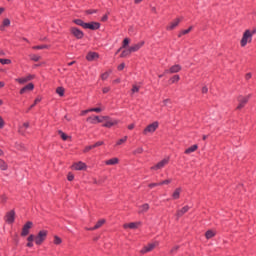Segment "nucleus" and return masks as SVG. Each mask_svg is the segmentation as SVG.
I'll return each instance as SVG.
<instances>
[{
    "label": "nucleus",
    "mask_w": 256,
    "mask_h": 256,
    "mask_svg": "<svg viewBox=\"0 0 256 256\" xmlns=\"http://www.w3.org/2000/svg\"><path fill=\"white\" fill-rule=\"evenodd\" d=\"M35 239H36V236L33 235V234H31V235L27 238V241L33 243V241L35 242Z\"/></svg>",
    "instance_id": "nucleus-47"
},
{
    "label": "nucleus",
    "mask_w": 256,
    "mask_h": 256,
    "mask_svg": "<svg viewBox=\"0 0 256 256\" xmlns=\"http://www.w3.org/2000/svg\"><path fill=\"white\" fill-rule=\"evenodd\" d=\"M102 81H107L109 79V72H105L101 75Z\"/></svg>",
    "instance_id": "nucleus-44"
},
{
    "label": "nucleus",
    "mask_w": 256,
    "mask_h": 256,
    "mask_svg": "<svg viewBox=\"0 0 256 256\" xmlns=\"http://www.w3.org/2000/svg\"><path fill=\"white\" fill-rule=\"evenodd\" d=\"M181 197V188H176L172 193V198L177 200Z\"/></svg>",
    "instance_id": "nucleus-23"
},
{
    "label": "nucleus",
    "mask_w": 256,
    "mask_h": 256,
    "mask_svg": "<svg viewBox=\"0 0 256 256\" xmlns=\"http://www.w3.org/2000/svg\"><path fill=\"white\" fill-rule=\"evenodd\" d=\"M163 103H164L165 106H167L168 103H171V100H170V99H165V100L163 101Z\"/></svg>",
    "instance_id": "nucleus-63"
},
{
    "label": "nucleus",
    "mask_w": 256,
    "mask_h": 256,
    "mask_svg": "<svg viewBox=\"0 0 256 256\" xmlns=\"http://www.w3.org/2000/svg\"><path fill=\"white\" fill-rule=\"evenodd\" d=\"M215 235V232L213 230H208L206 233H205V237L206 239H213V236Z\"/></svg>",
    "instance_id": "nucleus-29"
},
{
    "label": "nucleus",
    "mask_w": 256,
    "mask_h": 256,
    "mask_svg": "<svg viewBox=\"0 0 256 256\" xmlns=\"http://www.w3.org/2000/svg\"><path fill=\"white\" fill-rule=\"evenodd\" d=\"M131 40H129V38H125L123 40V45H122V49H125V47H127V45H129Z\"/></svg>",
    "instance_id": "nucleus-43"
},
{
    "label": "nucleus",
    "mask_w": 256,
    "mask_h": 256,
    "mask_svg": "<svg viewBox=\"0 0 256 256\" xmlns=\"http://www.w3.org/2000/svg\"><path fill=\"white\" fill-rule=\"evenodd\" d=\"M30 59H31V61L37 62V61H40L41 56L35 55V54H31V55H30Z\"/></svg>",
    "instance_id": "nucleus-35"
},
{
    "label": "nucleus",
    "mask_w": 256,
    "mask_h": 256,
    "mask_svg": "<svg viewBox=\"0 0 256 256\" xmlns=\"http://www.w3.org/2000/svg\"><path fill=\"white\" fill-rule=\"evenodd\" d=\"M127 55H131V50L130 48L128 50H123L120 57H127Z\"/></svg>",
    "instance_id": "nucleus-37"
},
{
    "label": "nucleus",
    "mask_w": 256,
    "mask_h": 256,
    "mask_svg": "<svg viewBox=\"0 0 256 256\" xmlns=\"http://www.w3.org/2000/svg\"><path fill=\"white\" fill-rule=\"evenodd\" d=\"M106 220L105 219H100L94 227L89 228L88 231H95L97 229H101V227H103V225H105Z\"/></svg>",
    "instance_id": "nucleus-16"
},
{
    "label": "nucleus",
    "mask_w": 256,
    "mask_h": 256,
    "mask_svg": "<svg viewBox=\"0 0 256 256\" xmlns=\"http://www.w3.org/2000/svg\"><path fill=\"white\" fill-rule=\"evenodd\" d=\"M159 185H161V184L160 183H151V184L148 185V187L150 189H153V187H159Z\"/></svg>",
    "instance_id": "nucleus-51"
},
{
    "label": "nucleus",
    "mask_w": 256,
    "mask_h": 256,
    "mask_svg": "<svg viewBox=\"0 0 256 256\" xmlns=\"http://www.w3.org/2000/svg\"><path fill=\"white\" fill-rule=\"evenodd\" d=\"M27 247H33V242H28Z\"/></svg>",
    "instance_id": "nucleus-64"
},
{
    "label": "nucleus",
    "mask_w": 256,
    "mask_h": 256,
    "mask_svg": "<svg viewBox=\"0 0 256 256\" xmlns=\"http://www.w3.org/2000/svg\"><path fill=\"white\" fill-rule=\"evenodd\" d=\"M119 163V158H111L105 161V165H117Z\"/></svg>",
    "instance_id": "nucleus-24"
},
{
    "label": "nucleus",
    "mask_w": 256,
    "mask_h": 256,
    "mask_svg": "<svg viewBox=\"0 0 256 256\" xmlns=\"http://www.w3.org/2000/svg\"><path fill=\"white\" fill-rule=\"evenodd\" d=\"M67 179L68 181H73V179H75V176L72 173H69Z\"/></svg>",
    "instance_id": "nucleus-54"
},
{
    "label": "nucleus",
    "mask_w": 256,
    "mask_h": 256,
    "mask_svg": "<svg viewBox=\"0 0 256 256\" xmlns=\"http://www.w3.org/2000/svg\"><path fill=\"white\" fill-rule=\"evenodd\" d=\"M34 78H35V75L28 74L26 77L17 78L15 81L20 85H25V83H29V81H33Z\"/></svg>",
    "instance_id": "nucleus-7"
},
{
    "label": "nucleus",
    "mask_w": 256,
    "mask_h": 256,
    "mask_svg": "<svg viewBox=\"0 0 256 256\" xmlns=\"http://www.w3.org/2000/svg\"><path fill=\"white\" fill-rule=\"evenodd\" d=\"M181 79V77H179V75H174L170 81L171 83H177L179 80Z\"/></svg>",
    "instance_id": "nucleus-39"
},
{
    "label": "nucleus",
    "mask_w": 256,
    "mask_h": 256,
    "mask_svg": "<svg viewBox=\"0 0 256 256\" xmlns=\"http://www.w3.org/2000/svg\"><path fill=\"white\" fill-rule=\"evenodd\" d=\"M32 49H36V50H39V49H49V46L48 45L33 46Z\"/></svg>",
    "instance_id": "nucleus-41"
},
{
    "label": "nucleus",
    "mask_w": 256,
    "mask_h": 256,
    "mask_svg": "<svg viewBox=\"0 0 256 256\" xmlns=\"http://www.w3.org/2000/svg\"><path fill=\"white\" fill-rule=\"evenodd\" d=\"M87 61H97L99 54L97 52H89L86 56Z\"/></svg>",
    "instance_id": "nucleus-17"
},
{
    "label": "nucleus",
    "mask_w": 256,
    "mask_h": 256,
    "mask_svg": "<svg viewBox=\"0 0 256 256\" xmlns=\"http://www.w3.org/2000/svg\"><path fill=\"white\" fill-rule=\"evenodd\" d=\"M70 33H72V35L74 36V37H76V39H83V37H84V33H83V31H81L80 29H78V28H75V27H72L71 29H70Z\"/></svg>",
    "instance_id": "nucleus-9"
},
{
    "label": "nucleus",
    "mask_w": 256,
    "mask_h": 256,
    "mask_svg": "<svg viewBox=\"0 0 256 256\" xmlns=\"http://www.w3.org/2000/svg\"><path fill=\"white\" fill-rule=\"evenodd\" d=\"M209 91V88H207V86H204L202 88V93H207Z\"/></svg>",
    "instance_id": "nucleus-61"
},
{
    "label": "nucleus",
    "mask_w": 256,
    "mask_h": 256,
    "mask_svg": "<svg viewBox=\"0 0 256 256\" xmlns=\"http://www.w3.org/2000/svg\"><path fill=\"white\" fill-rule=\"evenodd\" d=\"M147 211H149V204H143L139 207V211L138 213H147Z\"/></svg>",
    "instance_id": "nucleus-25"
},
{
    "label": "nucleus",
    "mask_w": 256,
    "mask_h": 256,
    "mask_svg": "<svg viewBox=\"0 0 256 256\" xmlns=\"http://www.w3.org/2000/svg\"><path fill=\"white\" fill-rule=\"evenodd\" d=\"M90 111L91 112L94 111L95 113H101V111H103V109H101V108H91Z\"/></svg>",
    "instance_id": "nucleus-50"
},
{
    "label": "nucleus",
    "mask_w": 256,
    "mask_h": 256,
    "mask_svg": "<svg viewBox=\"0 0 256 256\" xmlns=\"http://www.w3.org/2000/svg\"><path fill=\"white\" fill-rule=\"evenodd\" d=\"M101 27V24L99 22H91L84 24V29H90L91 31H97Z\"/></svg>",
    "instance_id": "nucleus-10"
},
{
    "label": "nucleus",
    "mask_w": 256,
    "mask_h": 256,
    "mask_svg": "<svg viewBox=\"0 0 256 256\" xmlns=\"http://www.w3.org/2000/svg\"><path fill=\"white\" fill-rule=\"evenodd\" d=\"M37 103H41V98H36L34 101V104H32L29 108V110L33 109V107H35V105H37Z\"/></svg>",
    "instance_id": "nucleus-45"
},
{
    "label": "nucleus",
    "mask_w": 256,
    "mask_h": 256,
    "mask_svg": "<svg viewBox=\"0 0 256 256\" xmlns=\"http://www.w3.org/2000/svg\"><path fill=\"white\" fill-rule=\"evenodd\" d=\"M193 29V26H190L188 29L186 30H182L180 32V34L178 35V37H183V35H187V33H191V30Z\"/></svg>",
    "instance_id": "nucleus-28"
},
{
    "label": "nucleus",
    "mask_w": 256,
    "mask_h": 256,
    "mask_svg": "<svg viewBox=\"0 0 256 256\" xmlns=\"http://www.w3.org/2000/svg\"><path fill=\"white\" fill-rule=\"evenodd\" d=\"M91 149H95V146H93V145L86 146L84 148V153H89V151H91Z\"/></svg>",
    "instance_id": "nucleus-46"
},
{
    "label": "nucleus",
    "mask_w": 256,
    "mask_h": 256,
    "mask_svg": "<svg viewBox=\"0 0 256 256\" xmlns=\"http://www.w3.org/2000/svg\"><path fill=\"white\" fill-rule=\"evenodd\" d=\"M179 71H181V65L175 64V65L171 66L170 69L165 70L164 73L165 74H167V73L173 74V73H179Z\"/></svg>",
    "instance_id": "nucleus-14"
},
{
    "label": "nucleus",
    "mask_w": 256,
    "mask_h": 256,
    "mask_svg": "<svg viewBox=\"0 0 256 256\" xmlns=\"http://www.w3.org/2000/svg\"><path fill=\"white\" fill-rule=\"evenodd\" d=\"M45 239H47V230H41L35 238V244L42 245Z\"/></svg>",
    "instance_id": "nucleus-4"
},
{
    "label": "nucleus",
    "mask_w": 256,
    "mask_h": 256,
    "mask_svg": "<svg viewBox=\"0 0 256 256\" xmlns=\"http://www.w3.org/2000/svg\"><path fill=\"white\" fill-rule=\"evenodd\" d=\"M33 227V222L28 221L22 228L21 235L22 237H27V234L29 233V230Z\"/></svg>",
    "instance_id": "nucleus-11"
},
{
    "label": "nucleus",
    "mask_w": 256,
    "mask_h": 256,
    "mask_svg": "<svg viewBox=\"0 0 256 256\" xmlns=\"http://www.w3.org/2000/svg\"><path fill=\"white\" fill-rule=\"evenodd\" d=\"M0 169L2 171H7V163H5V161L0 159Z\"/></svg>",
    "instance_id": "nucleus-32"
},
{
    "label": "nucleus",
    "mask_w": 256,
    "mask_h": 256,
    "mask_svg": "<svg viewBox=\"0 0 256 256\" xmlns=\"http://www.w3.org/2000/svg\"><path fill=\"white\" fill-rule=\"evenodd\" d=\"M3 127H5V120L0 116V129H3Z\"/></svg>",
    "instance_id": "nucleus-49"
},
{
    "label": "nucleus",
    "mask_w": 256,
    "mask_h": 256,
    "mask_svg": "<svg viewBox=\"0 0 256 256\" xmlns=\"http://www.w3.org/2000/svg\"><path fill=\"white\" fill-rule=\"evenodd\" d=\"M61 139H63V141H67L69 139V136H67V134H65L63 131H58Z\"/></svg>",
    "instance_id": "nucleus-34"
},
{
    "label": "nucleus",
    "mask_w": 256,
    "mask_h": 256,
    "mask_svg": "<svg viewBox=\"0 0 256 256\" xmlns=\"http://www.w3.org/2000/svg\"><path fill=\"white\" fill-rule=\"evenodd\" d=\"M88 123H91L92 125H96V123H103V117L99 116H90L87 118Z\"/></svg>",
    "instance_id": "nucleus-13"
},
{
    "label": "nucleus",
    "mask_w": 256,
    "mask_h": 256,
    "mask_svg": "<svg viewBox=\"0 0 256 256\" xmlns=\"http://www.w3.org/2000/svg\"><path fill=\"white\" fill-rule=\"evenodd\" d=\"M108 19H109V16H107V14H105V15L102 17L101 21L105 22V21H107Z\"/></svg>",
    "instance_id": "nucleus-60"
},
{
    "label": "nucleus",
    "mask_w": 256,
    "mask_h": 256,
    "mask_svg": "<svg viewBox=\"0 0 256 256\" xmlns=\"http://www.w3.org/2000/svg\"><path fill=\"white\" fill-rule=\"evenodd\" d=\"M132 93H139V86L133 85L132 86Z\"/></svg>",
    "instance_id": "nucleus-48"
},
{
    "label": "nucleus",
    "mask_w": 256,
    "mask_h": 256,
    "mask_svg": "<svg viewBox=\"0 0 256 256\" xmlns=\"http://www.w3.org/2000/svg\"><path fill=\"white\" fill-rule=\"evenodd\" d=\"M253 35H256L255 28H253L252 30H245L240 41L241 47H247V43H251L253 41Z\"/></svg>",
    "instance_id": "nucleus-1"
},
{
    "label": "nucleus",
    "mask_w": 256,
    "mask_h": 256,
    "mask_svg": "<svg viewBox=\"0 0 256 256\" xmlns=\"http://www.w3.org/2000/svg\"><path fill=\"white\" fill-rule=\"evenodd\" d=\"M179 23H181V19L177 18L174 21H172L170 23L169 26H167V30L168 31H173V29H175V27H177L179 25Z\"/></svg>",
    "instance_id": "nucleus-21"
},
{
    "label": "nucleus",
    "mask_w": 256,
    "mask_h": 256,
    "mask_svg": "<svg viewBox=\"0 0 256 256\" xmlns=\"http://www.w3.org/2000/svg\"><path fill=\"white\" fill-rule=\"evenodd\" d=\"M169 183H171V179H167V180L160 182V185H169Z\"/></svg>",
    "instance_id": "nucleus-52"
},
{
    "label": "nucleus",
    "mask_w": 256,
    "mask_h": 256,
    "mask_svg": "<svg viewBox=\"0 0 256 256\" xmlns=\"http://www.w3.org/2000/svg\"><path fill=\"white\" fill-rule=\"evenodd\" d=\"M139 227H141V222H132L123 225L124 229H139Z\"/></svg>",
    "instance_id": "nucleus-15"
},
{
    "label": "nucleus",
    "mask_w": 256,
    "mask_h": 256,
    "mask_svg": "<svg viewBox=\"0 0 256 256\" xmlns=\"http://www.w3.org/2000/svg\"><path fill=\"white\" fill-rule=\"evenodd\" d=\"M196 149H198L197 144H195V145H193V146L187 148V149L185 150V153H186V155H191V153H195V150H196Z\"/></svg>",
    "instance_id": "nucleus-26"
},
{
    "label": "nucleus",
    "mask_w": 256,
    "mask_h": 256,
    "mask_svg": "<svg viewBox=\"0 0 256 256\" xmlns=\"http://www.w3.org/2000/svg\"><path fill=\"white\" fill-rule=\"evenodd\" d=\"M101 145H103V141H98L93 145V147L95 149V147H101Z\"/></svg>",
    "instance_id": "nucleus-55"
},
{
    "label": "nucleus",
    "mask_w": 256,
    "mask_h": 256,
    "mask_svg": "<svg viewBox=\"0 0 256 256\" xmlns=\"http://www.w3.org/2000/svg\"><path fill=\"white\" fill-rule=\"evenodd\" d=\"M251 98V95L248 96H238L237 101H238V106L236 109L241 110L243 109V107H245V105H247V103H249V99Z\"/></svg>",
    "instance_id": "nucleus-3"
},
{
    "label": "nucleus",
    "mask_w": 256,
    "mask_h": 256,
    "mask_svg": "<svg viewBox=\"0 0 256 256\" xmlns=\"http://www.w3.org/2000/svg\"><path fill=\"white\" fill-rule=\"evenodd\" d=\"M87 15H93V13H97V10H87Z\"/></svg>",
    "instance_id": "nucleus-59"
},
{
    "label": "nucleus",
    "mask_w": 256,
    "mask_h": 256,
    "mask_svg": "<svg viewBox=\"0 0 256 256\" xmlns=\"http://www.w3.org/2000/svg\"><path fill=\"white\" fill-rule=\"evenodd\" d=\"M72 169H74L75 171H85V169H87V165L83 162H76L72 165Z\"/></svg>",
    "instance_id": "nucleus-12"
},
{
    "label": "nucleus",
    "mask_w": 256,
    "mask_h": 256,
    "mask_svg": "<svg viewBox=\"0 0 256 256\" xmlns=\"http://www.w3.org/2000/svg\"><path fill=\"white\" fill-rule=\"evenodd\" d=\"M141 153H143V147H139L133 151L134 155H141Z\"/></svg>",
    "instance_id": "nucleus-40"
},
{
    "label": "nucleus",
    "mask_w": 256,
    "mask_h": 256,
    "mask_svg": "<svg viewBox=\"0 0 256 256\" xmlns=\"http://www.w3.org/2000/svg\"><path fill=\"white\" fill-rule=\"evenodd\" d=\"M177 251H179V246H174V247L171 249L170 253H177Z\"/></svg>",
    "instance_id": "nucleus-53"
},
{
    "label": "nucleus",
    "mask_w": 256,
    "mask_h": 256,
    "mask_svg": "<svg viewBox=\"0 0 256 256\" xmlns=\"http://www.w3.org/2000/svg\"><path fill=\"white\" fill-rule=\"evenodd\" d=\"M56 93L60 96L63 97V95H65V89L63 87H58L56 89Z\"/></svg>",
    "instance_id": "nucleus-31"
},
{
    "label": "nucleus",
    "mask_w": 256,
    "mask_h": 256,
    "mask_svg": "<svg viewBox=\"0 0 256 256\" xmlns=\"http://www.w3.org/2000/svg\"><path fill=\"white\" fill-rule=\"evenodd\" d=\"M159 245V242H154V243H150L147 246H145L140 253H142V255H145V253H150V251H153V249H155V247H157Z\"/></svg>",
    "instance_id": "nucleus-8"
},
{
    "label": "nucleus",
    "mask_w": 256,
    "mask_h": 256,
    "mask_svg": "<svg viewBox=\"0 0 256 256\" xmlns=\"http://www.w3.org/2000/svg\"><path fill=\"white\" fill-rule=\"evenodd\" d=\"M251 77H253V74H251L250 72L247 73V74L245 75L246 81H249V79H251Z\"/></svg>",
    "instance_id": "nucleus-56"
},
{
    "label": "nucleus",
    "mask_w": 256,
    "mask_h": 256,
    "mask_svg": "<svg viewBox=\"0 0 256 256\" xmlns=\"http://www.w3.org/2000/svg\"><path fill=\"white\" fill-rule=\"evenodd\" d=\"M63 243V240L59 236H54V245H61Z\"/></svg>",
    "instance_id": "nucleus-36"
},
{
    "label": "nucleus",
    "mask_w": 256,
    "mask_h": 256,
    "mask_svg": "<svg viewBox=\"0 0 256 256\" xmlns=\"http://www.w3.org/2000/svg\"><path fill=\"white\" fill-rule=\"evenodd\" d=\"M1 65H11V59L0 58Z\"/></svg>",
    "instance_id": "nucleus-33"
},
{
    "label": "nucleus",
    "mask_w": 256,
    "mask_h": 256,
    "mask_svg": "<svg viewBox=\"0 0 256 256\" xmlns=\"http://www.w3.org/2000/svg\"><path fill=\"white\" fill-rule=\"evenodd\" d=\"M128 129L131 131V130H133V129H135V124H130V125H128Z\"/></svg>",
    "instance_id": "nucleus-62"
},
{
    "label": "nucleus",
    "mask_w": 256,
    "mask_h": 256,
    "mask_svg": "<svg viewBox=\"0 0 256 256\" xmlns=\"http://www.w3.org/2000/svg\"><path fill=\"white\" fill-rule=\"evenodd\" d=\"M126 142H127V136L118 140L116 145H123V143H126Z\"/></svg>",
    "instance_id": "nucleus-42"
},
{
    "label": "nucleus",
    "mask_w": 256,
    "mask_h": 256,
    "mask_svg": "<svg viewBox=\"0 0 256 256\" xmlns=\"http://www.w3.org/2000/svg\"><path fill=\"white\" fill-rule=\"evenodd\" d=\"M15 221V211H10L6 214V223H13Z\"/></svg>",
    "instance_id": "nucleus-19"
},
{
    "label": "nucleus",
    "mask_w": 256,
    "mask_h": 256,
    "mask_svg": "<svg viewBox=\"0 0 256 256\" xmlns=\"http://www.w3.org/2000/svg\"><path fill=\"white\" fill-rule=\"evenodd\" d=\"M73 22H74L76 25H79L80 27H83V29H85L86 23L83 22V20H81V19H76V20H74Z\"/></svg>",
    "instance_id": "nucleus-30"
},
{
    "label": "nucleus",
    "mask_w": 256,
    "mask_h": 256,
    "mask_svg": "<svg viewBox=\"0 0 256 256\" xmlns=\"http://www.w3.org/2000/svg\"><path fill=\"white\" fill-rule=\"evenodd\" d=\"M169 164V159L165 158L162 161L158 162L156 165L151 167L152 171H159L160 169H163L166 165Z\"/></svg>",
    "instance_id": "nucleus-5"
},
{
    "label": "nucleus",
    "mask_w": 256,
    "mask_h": 256,
    "mask_svg": "<svg viewBox=\"0 0 256 256\" xmlns=\"http://www.w3.org/2000/svg\"><path fill=\"white\" fill-rule=\"evenodd\" d=\"M103 121H105L106 123L103 125V127H108L111 128L114 125H117L119 123V121L117 120H113L111 118H109V116H102Z\"/></svg>",
    "instance_id": "nucleus-6"
},
{
    "label": "nucleus",
    "mask_w": 256,
    "mask_h": 256,
    "mask_svg": "<svg viewBox=\"0 0 256 256\" xmlns=\"http://www.w3.org/2000/svg\"><path fill=\"white\" fill-rule=\"evenodd\" d=\"M103 93H109L111 91V88L110 87H104L102 89Z\"/></svg>",
    "instance_id": "nucleus-58"
},
{
    "label": "nucleus",
    "mask_w": 256,
    "mask_h": 256,
    "mask_svg": "<svg viewBox=\"0 0 256 256\" xmlns=\"http://www.w3.org/2000/svg\"><path fill=\"white\" fill-rule=\"evenodd\" d=\"M23 128L24 129H29V122L23 123V126L20 128L19 133L23 135Z\"/></svg>",
    "instance_id": "nucleus-38"
},
{
    "label": "nucleus",
    "mask_w": 256,
    "mask_h": 256,
    "mask_svg": "<svg viewBox=\"0 0 256 256\" xmlns=\"http://www.w3.org/2000/svg\"><path fill=\"white\" fill-rule=\"evenodd\" d=\"M156 129H159V122L157 121L146 126L145 129L143 130V135H149V133L150 134L155 133Z\"/></svg>",
    "instance_id": "nucleus-2"
},
{
    "label": "nucleus",
    "mask_w": 256,
    "mask_h": 256,
    "mask_svg": "<svg viewBox=\"0 0 256 256\" xmlns=\"http://www.w3.org/2000/svg\"><path fill=\"white\" fill-rule=\"evenodd\" d=\"M33 89H35V85L29 83L20 90V94L23 95L24 93H27V91H33Z\"/></svg>",
    "instance_id": "nucleus-20"
},
{
    "label": "nucleus",
    "mask_w": 256,
    "mask_h": 256,
    "mask_svg": "<svg viewBox=\"0 0 256 256\" xmlns=\"http://www.w3.org/2000/svg\"><path fill=\"white\" fill-rule=\"evenodd\" d=\"M187 211H189V206H184L182 209L178 210L176 213L177 219H179V217H183Z\"/></svg>",
    "instance_id": "nucleus-22"
},
{
    "label": "nucleus",
    "mask_w": 256,
    "mask_h": 256,
    "mask_svg": "<svg viewBox=\"0 0 256 256\" xmlns=\"http://www.w3.org/2000/svg\"><path fill=\"white\" fill-rule=\"evenodd\" d=\"M123 69H125V63H121V64L118 66V71H123Z\"/></svg>",
    "instance_id": "nucleus-57"
},
{
    "label": "nucleus",
    "mask_w": 256,
    "mask_h": 256,
    "mask_svg": "<svg viewBox=\"0 0 256 256\" xmlns=\"http://www.w3.org/2000/svg\"><path fill=\"white\" fill-rule=\"evenodd\" d=\"M143 45H145V42L142 41L140 43H137V44H134L133 46H131L129 49H130V52L131 53H135L137 51H139V49H141V47H143Z\"/></svg>",
    "instance_id": "nucleus-18"
},
{
    "label": "nucleus",
    "mask_w": 256,
    "mask_h": 256,
    "mask_svg": "<svg viewBox=\"0 0 256 256\" xmlns=\"http://www.w3.org/2000/svg\"><path fill=\"white\" fill-rule=\"evenodd\" d=\"M9 25H11V20H9L8 18H5L3 20L2 26L0 27L1 31H3L4 27H9Z\"/></svg>",
    "instance_id": "nucleus-27"
}]
</instances>
